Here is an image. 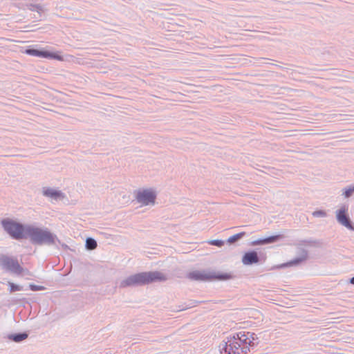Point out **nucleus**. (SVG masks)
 Listing matches in <instances>:
<instances>
[{"instance_id":"obj_15","label":"nucleus","mask_w":354,"mask_h":354,"mask_svg":"<svg viewBox=\"0 0 354 354\" xmlns=\"http://www.w3.org/2000/svg\"><path fill=\"white\" fill-rule=\"evenodd\" d=\"M28 334L26 332L13 333L8 335V338L10 340L17 343H19L25 340L26 339L28 338Z\"/></svg>"},{"instance_id":"obj_23","label":"nucleus","mask_w":354,"mask_h":354,"mask_svg":"<svg viewBox=\"0 0 354 354\" xmlns=\"http://www.w3.org/2000/svg\"><path fill=\"white\" fill-rule=\"evenodd\" d=\"M191 307H192L191 304H186L185 306H183L182 308L179 310H186V309L189 308Z\"/></svg>"},{"instance_id":"obj_5","label":"nucleus","mask_w":354,"mask_h":354,"mask_svg":"<svg viewBox=\"0 0 354 354\" xmlns=\"http://www.w3.org/2000/svg\"><path fill=\"white\" fill-rule=\"evenodd\" d=\"M0 266L6 272L17 275H26L29 273L27 269L20 266L17 258L6 254L0 255Z\"/></svg>"},{"instance_id":"obj_22","label":"nucleus","mask_w":354,"mask_h":354,"mask_svg":"<svg viewBox=\"0 0 354 354\" xmlns=\"http://www.w3.org/2000/svg\"><path fill=\"white\" fill-rule=\"evenodd\" d=\"M354 192V186L350 187L345 189L344 195L346 198L351 196V194Z\"/></svg>"},{"instance_id":"obj_3","label":"nucleus","mask_w":354,"mask_h":354,"mask_svg":"<svg viewBox=\"0 0 354 354\" xmlns=\"http://www.w3.org/2000/svg\"><path fill=\"white\" fill-rule=\"evenodd\" d=\"M166 276L158 271L143 272L132 274L120 281L119 287L125 288L145 286L155 281H165Z\"/></svg>"},{"instance_id":"obj_7","label":"nucleus","mask_w":354,"mask_h":354,"mask_svg":"<svg viewBox=\"0 0 354 354\" xmlns=\"http://www.w3.org/2000/svg\"><path fill=\"white\" fill-rule=\"evenodd\" d=\"M156 194L152 189L139 190L136 194L137 201L142 205H154Z\"/></svg>"},{"instance_id":"obj_9","label":"nucleus","mask_w":354,"mask_h":354,"mask_svg":"<svg viewBox=\"0 0 354 354\" xmlns=\"http://www.w3.org/2000/svg\"><path fill=\"white\" fill-rule=\"evenodd\" d=\"M336 218L337 221L348 229L353 230L348 214V208L345 206L341 207L336 213Z\"/></svg>"},{"instance_id":"obj_12","label":"nucleus","mask_w":354,"mask_h":354,"mask_svg":"<svg viewBox=\"0 0 354 354\" xmlns=\"http://www.w3.org/2000/svg\"><path fill=\"white\" fill-rule=\"evenodd\" d=\"M283 238V234L272 235V236H270L266 238L259 239L253 241L251 243V245H268V244L277 242Z\"/></svg>"},{"instance_id":"obj_14","label":"nucleus","mask_w":354,"mask_h":354,"mask_svg":"<svg viewBox=\"0 0 354 354\" xmlns=\"http://www.w3.org/2000/svg\"><path fill=\"white\" fill-rule=\"evenodd\" d=\"M308 257V252L306 250L301 249L300 256L299 257H297L289 262L286 263L288 266H297L300 264L301 262L306 260Z\"/></svg>"},{"instance_id":"obj_6","label":"nucleus","mask_w":354,"mask_h":354,"mask_svg":"<svg viewBox=\"0 0 354 354\" xmlns=\"http://www.w3.org/2000/svg\"><path fill=\"white\" fill-rule=\"evenodd\" d=\"M232 276L230 273H216L212 272L193 271L188 274V278L194 281H207L213 279L218 281H225L232 279Z\"/></svg>"},{"instance_id":"obj_4","label":"nucleus","mask_w":354,"mask_h":354,"mask_svg":"<svg viewBox=\"0 0 354 354\" xmlns=\"http://www.w3.org/2000/svg\"><path fill=\"white\" fill-rule=\"evenodd\" d=\"M3 230L13 239H25L27 226L28 224H23L10 218H5L1 221Z\"/></svg>"},{"instance_id":"obj_21","label":"nucleus","mask_w":354,"mask_h":354,"mask_svg":"<svg viewBox=\"0 0 354 354\" xmlns=\"http://www.w3.org/2000/svg\"><path fill=\"white\" fill-rule=\"evenodd\" d=\"M313 216L314 217H325L326 216V213L324 210H317L313 212Z\"/></svg>"},{"instance_id":"obj_10","label":"nucleus","mask_w":354,"mask_h":354,"mask_svg":"<svg viewBox=\"0 0 354 354\" xmlns=\"http://www.w3.org/2000/svg\"><path fill=\"white\" fill-rule=\"evenodd\" d=\"M259 261L258 253L254 250L246 252L242 257V263L246 266L258 263Z\"/></svg>"},{"instance_id":"obj_17","label":"nucleus","mask_w":354,"mask_h":354,"mask_svg":"<svg viewBox=\"0 0 354 354\" xmlns=\"http://www.w3.org/2000/svg\"><path fill=\"white\" fill-rule=\"evenodd\" d=\"M97 246V241L94 239L88 237L86 239V248L88 250H94Z\"/></svg>"},{"instance_id":"obj_11","label":"nucleus","mask_w":354,"mask_h":354,"mask_svg":"<svg viewBox=\"0 0 354 354\" xmlns=\"http://www.w3.org/2000/svg\"><path fill=\"white\" fill-rule=\"evenodd\" d=\"M43 195L46 197L50 198L54 201H59L64 198V194L59 190H56L50 187H44L42 191Z\"/></svg>"},{"instance_id":"obj_2","label":"nucleus","mask_w":354,"mask_h":354,"mask_svg":"<svg viewBox=\"0 0 354 354\" xmlns=\"http://www.w3.org/2000/svg\"><path fill=\"white\" fill-rule=\"evenodd\" d=\"M29 239L35 245L55 246L61 241L57 236L46 227H39L33 225L27 226L25 239Z\"/></svg>"},{"instance_id":"obj_24","label":"nucleus","mask_w":354,"mask_h":354,"mask_svg":"<svg viewBox=\"0 0 354 354\" xmlns=\"http://www.w3.org/2000/svg\"><path fill=\"white\" fill-rule=\"evenodd\" d=\"M351 283L354 284V277L353 278H351Z\"/></svg>"},{"instance_id":"obj_19","label":"nucleus","mask_w":354,"mask_h":354,"mask_svg":"<svg viewBox=\"0 0 354 354\" xmlns=\"http://www.w3.org/2000/svg\"><path fill=\"white\" fill-rule=\"evenodd\" d=\"M209 243L210 245L217 247H222L224 245V241L219 239H214L210 241Z\"/></svg>"},{"instance_id":"obj_18","label":"nucleus","mask_w":354,"mask_h":354,"mask_svg":"<svg viewBox=\"0 0 354 354\" xmlns=\"http://www.w3.org/2000/svg\"><path fill=\"white\" fill-rule=\"evenodd\" d=\"M8 286L10 287V292H13L16 291H21L24 290L23 286L15 284L12 282L8 281Z\"/></svg>"},{"instance_id":"obj_1","label":"nucleus","mask_w":354,"mask_h":354,"mask_svg":"<svg viewBox=\"0 0 354 354\" xmlns=\"http://www.w3.org/2000/svg\"><path fill=\"white\" fill-rule=\"evenodd\" d=\"M253 335L249 332L247 334L239 332L227 337L219 345L221 353L246 354L250 351V347L254 346Z\"/></svg>"},{"instance_id":"obj_13","label":"nucleus","mask_w":354,"mask_h":354,"mask_svg":"<svg viewBox=\"0 0 354 354\" xmlns=\"http://www.w3.org/2000/svg\"><path fill=\"white\" fill-rule=\"evenodd\" d=\"M26 8L30 11L37 12L39 17H36L35 15L33 18L37 19L38 21L41 20V17H42V14L48 10L47 8L41 4L29 3L26 5Z\"/></svg>"},{"instance_id":"obj_20","label":"nucleus","mask_w":354,"mask_h":354,"mask_svg":"<svg viewBox=\"0 0 354 354\" xmlns=\"http://www.w3.org/2000/svg\"><path fill=\"white\" fill-rule=\"evenodd\" d=\"M30 289L32 291H39V290H45V287L43 286H38L33 283H30L29 285Z\"/></svg>"},{"instance_id":"obj_16","label":"nucleus","mask_w":354,"mask_h":354,"mask_svg":"<svg viewBox=\"0 0 354 354\" xmlns=\"http://www.w3.org/2000/svg\"><path fill=\"white\" fill-rule=\"evenodd\" d=\"M245 235V232H241L238 234H236L230 237H229L227 240V242L230 244L234 243L235 242L239 241Z\"/></svg>"},{"instance_id":"obj_8","label":"nucleus","mask_w":354,"mask_h":354,"mask_svg":"<svg viewBox=\"0 0 354 354\" xmlns=\"http://www.w3.org/2000/svg\"><path fill=\"white\" fill-rule=\"evenodd\" d=\"M25 53L27 55H29L31 56L48 58V59H56V60H59V61L63 60L62 56H61L55 53L49 52L48 50H43V49L29 48L25 50Z\"/></svg>"}]
</instances>
